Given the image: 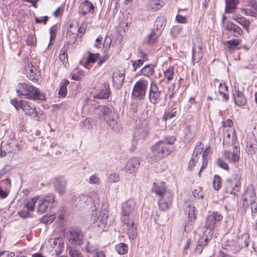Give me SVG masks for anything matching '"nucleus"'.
Listing matches in <instances>:
<instances>
[{
    "instance_id": "nucleus-1",
    "label": "nucleus",
    "mask_w": 257,
    "mask_h": 257,
    "mask_svg": "<svg viewBox=\"0 0 257 257\" xmlns=\"http://www.w3.org/2000/svg\"><path fill=\"white\" fill-rule=\"evenodd\" d=\"M175 141V138L170 137L156 143L151 148L152 160L158 161L171 155L174 150L172 145Z\"/></svg>"
},
{
    "instance_id": "nucleus-2",
    "label": "nucleus",
    "mask_w": 257,
    "mask_h": 257,
    "mask_svg": "<svg viewBox=\"0 0 257 257\" xmlns=\"http://www.w3.org/2000/svg\"><path fill=\"white\" fill-rule=\"evenodd\" d=\"M16 92L19 96H24L26 99L45 100L46 96L38 88L28 83H19Z\"/></svg>"
},
{
    "instance_id": "nucleus-3",
    "label": "nucleus",
    "mask_w": 257,
    "mask_h": 257,
    "mask_svg": "<svg viewBox=\"0 0 257 257\" xmlns=\"http://www.w3.org/2000/svg\"><path fill=\"white\" fill-rule=\"evenodd\" d=\"M86 28L87 25L85 23H82L79 25L77 21L69 22L66 35L67 43L73 44L77 38L81 39L86 32Z\"/></svg>"
},
{
    "instance_id": "nucleus-4",
    "label": "nucleus",
    "mask_w": 257,
    "mask_h": 257,
    "mask_svg": "<svg viewBox=\"0 0 257 257\" xmlns=\"http://www.w3.org/2000/svg\"><path fill=\"white\" fill-rule=\"evenodd\" d=\"M241 179V174H234L231 178L227 179L224 185V193L227 195H236L240 190Z\"/></svg>"
},
{
    "instance_id": "nucleus-5",
    "label": "nucleus",
    "mask_w": 257,
    "mask_h": 257,
    "mask_svg": "<svg viewBox=\"0 0 257 257\" xmlns=\"http://www.w3.org/2000/svg\"><path fill=\"white\" fill-rule=\"evenodd\" d=\"M148 84L147 80L143 79L137 81L132 90V96L134 98L143 99L146 95Z\"/></svg>"
},
{
    "instance_id": "nucleus-6",
    "label": "nucleus",
    "mask_w": 257,
    "mask_h": 257,
    "mask_svg": "<svg viewBox=\"0 0 257 257\" xmlns=\"http://www.w3.org/2000/svg\"><path fill=\"white\" fill-rule=\"evenodd\" d=\"M149 99L150 102L153 104L159 103L161 100V91L159 90V87L155 81L151 82Z\"/></svg>"
},
{
    "instance_id": "nucleus-7",
    "label": "nucleus",
    "mask_w": 257,
    "mask_h": 257,
    "mask_svg": "<svg viewBox=\"0 0 257 257\" xmlns=\"http://www.w3.org/2000/svg\"><path fill=\"white\" fill-rule=\"evenodd\" d=\"M55 202V196L53 194L46 195L42 200H40L37 212L42 214L45 212L49 207L53 206Z\"/></svg>"
},
{
    "instance_id": "nucleus-8",
    "label": "nucleus",
    "mask_w": 257,
    "mask_h": 257,
    "mask_svg": "<svg viewBox=\"0 0 257 257\" xmlns=\"http://www.w3.org/2000/svg\"><path fill=\"white\" fill-rule=\"evenodd\" d=\"M246 152L253 156L257 153V140L253 134L248 135L245 139Z\"/></svg>"
},
{
    "instance_id": "nucleus-9",
    "label": "nucleus",
    "mask_w": 257,
    "mask_h": 257,
    "mask_svg": "<svg viewBox=\"0 0 257 257\" xmlns=\"http://www.w3.org/2000/svg\"><path fill=\"white\" fill-rule=\"evenodd\" d=\"M222 218L223 217L221 214L217 212H213L207 216L205 222V227L209 231H213L216 223L220 221Z\"/></svg>"
},
{
    "instance_id": "nucleus-10",
    "label": "nucleus",
    "mask_w": 257,
    "mask_h": 257,
    "mask_svg": "<svg viewBox=\"0 0 257 257\" xmlns=\"http://www.w3.org/2000/svg\"><path fill=\"white\" fill-rule=\"evenodd\" d=\"M121 221L126 225L127 234L130 239H134L137 236V227L135 226L134 222L130 218H122Z\"/></svg>"
},
{
    "instance_id": "nucleus-11",
    "label": "nucleus",
    "mask_w": 257,
    "mask_h": 257,
    "mask_svg": "<svg viewBox=\"0 0 257 257\" xmlns=\"http://www.w3.org/2000/svg\"><path fill=\"white\" fill-rule=\"evenodd\" d=\"M174 196L172 192L165 194L164 196L160 197L159 207L162 211H166L170 208L173 202Z\"/></svg>"
},
{
    "instance_id": "nucleus-12",
    "label": "nucleus",
    "mask_w": 257,
    "mask_h": 257,
    "mask_svg": "<svg viewBox=\"0 0 257 257\" xmlns=\"http://www.w3.org/2000/svg\"><path fill=\"white\" fill-rule=\"evenodd\" d=\"M223 144L224 145H236L237 144V138L236 132L233 128L226 130L224 132Z\"/></svg>"
},
{
    "instance_id": "nucleus-13",
    "label": "nucleus",
    "mask_w": 257,
    "mask_h": 257,
    "mask_svg": "<svg viewBox=\"0 0 257 257\" xmlns=\"http://www.w3.org/2000/svg\"><path fill=\"white\" fill-rule=\"evenodd\" d=\"M233 146L232 151H225L223 155L228 161L232 163H238L240 160V149L236 145Z\"/></svg>"
},
{
    "instance_id": "nucleus-14",
    "label": "nucleus",
    "mask_w": 257,
    "mask_h": 257,
    "mask_svg": "<svg viewBox=\"0 0 257 257\" xmlns=\"http://www.w3.org/2000/svg\"><path fill=\"white\" fill-rule=\"evenodd\" d=\"M125 76L122 71L116 69L112 74L113 86L116 89H119L123 84Z\"/></svg>"
},
{
    "instance_id": "nucleus-15",
    "label": "nucleus",
    "mask_w": 257,
    "mask_h": 257,
    "mask_svg": "<svg viewBox=\"0 0 257 257\" xmlns=\"http://www.w3.org/2000/svg\"><path fill=\"white\" fill-rule=\"evenodd\" d=\"M83 235L82 232L79 230H73L70 231L69 241L74 245H80L83 242Z\"/></svg>"
},
{
    "instance_id": "nucleus-16",
    "label": "nucleus",
    "mask_w": 257,
    "mask_h": 257,
    "mask_svg": "<svg viewBox=\"0 0 257 257\" xmlns=\"http://www.w3.org/2000/svg\"><path fill=\"white\" fill-rule=\"evenodd\" d=\"M169 1V0H149L146 5V8L149 11L156 12L163 8L165 6L166 1Z\"/></svg>"
},
{
    "instance_id": "nucleus-17",
    "label": "nucleus",
    "mask_w": 257,
    "mask_h": 257,
    "mask_svg": "<svg viewBox=\"0 0 257 257\" xmlns=\"http://www.w3.org/2000/svg\"><path fill=\"white\" fill-rule=\"evenodd\" d=\"M202 147H203V144L201 142H198L196 145L194 153L188 164V167L191 170L198 161L199 158V154L200 153L199 151L200 150H202Z\"/></svg>"
},
{
    "instance_id": "nucleus-18",
    "label": "nucleus",
    "mask_w": 257,
    "mask_h": 257,
    "mask_svg": "<svg viewBox=\"0 0 257 257\" xmlns=\"http://www.w3.org/2000/svg\"><path fill=\"white\" fill-rule=\"evenodd\" d=\"M94 11V6L89 1L85 0L80 4L79 12L83 16H85L88 13L93 14Z\"/></svg>"
},
{
    "instance_id": "nucleus-19",
    "label": "nucleus",
    "mask_w": 257,
    "mask_h": 257,
    "mask_svg": "<svg viewBox=\"0 0 257 257\" xmlns=\"http://www.w3.org/2000/svg\"><path fill=\"white\" fill-rule=\"evenodd\" d=\"M152 190L153 192L155 193L160 197L164 196L165 194L171 192L167 191L166 183L164 182L160 183H154Z\"/></svg>"
},
{
    "instance_id": "nucleus-20",
    "label": "nucleus",
    "mask_w": 257,
    "mask_h": 257,
    "mask_svg": "<svg viewBox=\"0 0 257 257\" xmlns=\"http://www.w3.org/2000/svg\"><path fill=\"white\" fill-rule=\"evenodd\" d=\"M139 165V160L137 158H132L127 162L124 169L128 173H134L138 169Z\"/></svg>"
},
{
    "instance_id": "nucleus-21",
    "label": "nucleus",
    "mask_w": 257,
    "mask_h": 257,
    "mask_svg": "<svg viewBox=\"0 0 257 257\" xmlns=\"http://www.w3.org/2000/svg\"><path fill=\"white\" fill-rule=\"evenodd\" d=\"M233 97L235 104L238 106H242L246 104L247 99L244 94L239 90H235Z\"/></svg>"
},
{
    "instance_id": "nucleus-22",
    "label": "nucleus",
    "mask_w": 257,
    "mask_h": 257,
    "mask_svg": "<svg viewBox=\"0 0 257 257\" xmlns=\"http://www.w3.org/2000/svg\"><path fill=\"white\" fill-rule=\"evenodd\" d=\"M22 109L25 112V114L32 116L34 114L36 115L37 113V109L31 102L26 101L22 100Z\"/></svg>"
},
{
    "instance_id": "nucleus-23",
    "label": "nucleus",
    "mask_w": 257,
    "mask_h": 257,
    "mask_svg": "<svg viewBox=\"0 0 257 257\" xmlns=\"http://www.w3.org/2000/svg\"><path fill=\"white\" fill-rule=\"evenodd\" d=\"M110 90L108 84L104 83L101 90L96 95L94 96V98L98 99H108L110 96Z\"/></svg>"
},
{
    "instance_id": "nucleus-24",
    "label": "nucleus",
    "mask_w": 257,
    "mask_h": 257,
    "mask_svg": "<svg viewBox=\"0 0 257 257\" xmlns=\"http://www.w3.org/2000/svg\"><path fill=\"white\" fill-rule=\"evenodd\" d=\"M225 29L228 31L233 32V35L234 37L241 36L243 34V31L237 25L232 22H228L226 24Z\"/></svg>"
},
{
    "instance_id": "nucleus-25",
    "label": "nucleus",
    "mask_w": 257,
    "mask_h": 257,
    "mask_svg": "<svg viewBox=\"0 0 257 257\" xmlns=\"http://www.w3.org/2000/svg\"><path fill=\"white\" fill-rule=\"evenodd\" d=\"M200 153L201 152H202V164L201 166V169L200 172H201L203 169H205L208 164V158L209 157V154L210 153V147L209 145L207 146L205 149L203 150V149L200 150ZM200 173V172H199Z\"/></svg>"
},
{
    "instance_id": "nucleus-26",
    "label": "nucleus",
    "mask_w": 257,
    "mask_h": 257,
    "mask_svg": "<svg viewBox=\"0 0 257 257\" xmlns=\"http://www.w3.org/2000/svg\"><path fill=\"white\" fill-rule=\"evenodd\" d=\"M155 72L154 66L152 64H148L143 67L140 71V75L150 78Z\"/></svg>"
},
{
    "instance_id": "nucleus-27",
    "label": "nucleus",
    "mask_w": 257,
    "mask_h": 257,
    "mask_svg": "<svg viewBox=\"0 0 257 257\" xmlns=\"http://www.w3.org/2000/svg\"><path fill=\"white\" fill-rule=\"evenodd\" d=\"M135 208V203L133 201H128L123 206V215L122 218H130L129 215L133 212Z\"/></svg>"
},
{
    "instance_id": "nucleus-28",
    "label": "nucleus",
    "mask_w": 257,
    "mask_h": 257,
    "mask_svg": "<svg viewBox=\"0 0 257 257\" xmlns=\"http://www.w3.org/2000/svg\"><path fill=\"white\" fill-rule=\"evenodd\" d=\"M38 198V196H36L26 199L24 204V207L26 208L28 211H33Z\"/></svg>"
},
{
    "instance_id": "nucleus-29",
    "label": "nucleus",
    "mask_w": 257,
    "mask_h": 257,
    "mask_svg": "<svg viewBox=\"0 0 257 257\" xmlns=\"http://www.w3.org/2000/svg\"><path fill=\"white\" fill-rule=\"evenodd\" d=\"M219 93L222 96V100L226 102L229 100L228 87L225 83L220 82L219 84Z\"/></svg>"
},
{
    "instance_id": "nucleus-30",
    "label": "nucleus",
    "mask_w": 257,
    "mask_h": 257,
    "mask_svg": "<svg viewBox=\"0 0 257 257\" xmlns=\"http://www.w3.org/2000/svg\"><path fill=\"white\" fill-rule=\"evenodd\" d=\"M203 52L202 50V46L201 44L198 46V50H196L194 47L193 48L192 59L194 62L198 63L203 58Z\"/></svg>"
},
{
    "instance_id": "nucleus-31",
    "label": "nucleus",
    "mask_w": 257,
    "mask_h": 257,
    "mask_svg": "<svg viewBox=\"0 0 257 257\" xmlns=\"http://www.w3.org/2000/svg\"><path fill=\"white\" fill-rule=\"evenodd\" d=\"M240 42L241 40L234 39L226 41L224 44L226 45V48L228 51L230 53H232Z\"/></svg>"
},
{
    "instance_id": "nucleus-32",
    "label": "nucleus",
    "mask_w": 257,
    "mask_h": 257,
    "mask_svg": "<svg viewBox=\"0 0 257 257\" xmlns=\"http://www.w3.org/2000/svg\"><path fill=\"white\" fill-rule=\"evenodd\" d=\"M69 84V81L66 79H63L60 84V88L58 91L59 97H65L67 93V87Z\"/></svg>"
},
{
    "instance_id": "nucleus-33",
    "label": "nucleus",
    "mask_w": 257,
    "mask_h": 257,
    "mask_svg": "<svg viewBox=\"0 0 257 257\" xmlns=\"http://www.w3.org/2000/svg\"><path fill=\"white\" fill-rule=\"evenodd\" d=\"M244 14L247 16L257 17V4L253 3L249 6L248 8L243 10Z\"/></svg>"
},
{
    "instance_id": "nucleus-34",
    "label": "nucleus",
    "mask_w": 257,
    "mask_h": 257,
    "mask_svg": "<svg viewBox=\"0 0 257 257\" xmlns=\"http://www.w3.org/2000/svg\"><path fill=\"white\" fill-rule=\"evenodd\" d=\"M160 34V32L156 31L155 29L152 30L151 34L148 36V43L150 45L156 43Z\"/></svg>"
},
{
    "instance_id": "nucleus-35",
    "label": "nucleus",
    "mask_w": 257,
    "mask_h": 257,
    "mask_svg": "<svg viewBox=\"0 0 257 257\" xmlns=\"http://www.w3.org/2000/svg\"><path fill=\"white\" fill-rule=\"evenodd\" d=\"M179 113V112L176 108L173 109L171 111H165L162 116V120L166 122L168 120L176 117Z\"/></svg>"
},
{
    "instance_id": "nucleus-36",
    "label": "nucleus",
    "mask_w": 257,
    "mask_h": 257,
    "mask_svg": "<svg viewBox=\"0 0 257 257\" xmlns=\"http://www.w3.org/2000/svg\"><path fill=\"white\" fill-rule=\"evenodd\" d=\"M174 74V67L173 66H169L164 71V77L166 79L167 83L170 82L173 79Z\"/></svg>"
},
{
    "instance_id": "nucleus-37",
    "label": "nucleus",
    "mask_w": 257,
    "mask_h": 257,
    "mask_svg": "<svg viewBox=\"0 0 257 257\" xmlns=\"http://www.w3.org/2000/svg\"><path fill=\"white\" fill-rule=\"evenodd\" d=\"M238 3V0H226V12L227 13H232L233 10L236 8Z\"/></svg>"
},
{
    "instance_id": "nucleus-38",
    "label": "nucleus",
    "mask_w": 257,
    "mask_h": 257,
    "mask_svg": "<svg viewBox=\"0 0 257 257\" xmlns=\"http://www.w3.org/2000/svg\"><path fill=\"white\" fill-rule=\"evenodd\" d=\"M196 134L191 128V125H187L185 127L184 139L187 141H190L194 139Z\"/></svg>"
},
{
    "instance_id": "nucleus-39",
    "label": "nucleus",
    "mask_w": 257,
    "mask_h": 257,
    "mask_svg": "<svg viewBox=\"0 0 257 257\" xmlns=\"http://www.w3.org/2000/svg\"><path fill=\"white\" fill-rule=\"evenodd\" d=\"M68 49V44L64 45L62 48L60 54L59 58L60 60L63 62V63H66L68 62V55L67 50Z\"/></svg>"
},
{
    "instance_id": "nucleus-40",
    "label": "nucleus",
    "mask_w": 257,
    "mask_h": 257,
    "mask_svg": "<svg viewBox=\"0 0 257 257\" xmlns=\"http://www.w3.org/2000/svg\"><path fill=\"white\" fill-rule=\"evenodd\" d=\"M86 75V72L83 70H79L76 72L71 73V79L76 81H81Z\"/></svg>"
},
{
    "instance_id": "nucleus-41",
    "label": "nucleus",
    "mask_w": 257,
    "mask_h": 257,
    "mask_svg": "<svg viewBox=\"0 0 257 257\" xmlns=\"http://www.w3.org/2000/svg\"><path fill=\"white\" fill-rule=\"evenodd\" d=\"M66 182L65 181H57L55 183V187L57 191L61 195L65 192Z\"/></svg>"
},
{
    "instance_id": "nucleus-42",
    "label": "nucleus",
    "mask_w": 257,
    "mask_h": 257,
    "mask_svg": "<svg viewBox=\"0 0 257 257\" xmlns=\"http://www.w3.org/2000/svg\"><path fill=\"white\" fill-rule=\"evenodd\" d=\"M115 249L119 254L122 255L127 253L128 247L125 243L121 242L115 245Z\"/></svg>"
},
{
    "instance_id": "nucleus-43",
    "label": "nucleus",
    "mask_w": 257,
    "mask_h": 257,
    "mask_svg": "<svg viewBox=\"0 0 257 257\" xmlns=\"http://www.w3.org/2000/svg\"><path fill=\"white\" fill-rule=\"evenodd\" d=\"M99 58V54H92L89 53L88 56L87 57V60L85 62V67H88L90 64H94L97 59Z\"/></svg>"
},
{
    "instance_id": "nucleus-44",
    "label": "nucleus",
    "mask_w": 257,
    "mask_h": 257,
    "mask_svg": "<svg viewBox=\"0 0 257 257\" xmlns=\"http://www.w3.org/2000/svg\"><path fill=\"white\" fill-rule=\"evenodd\" d=\"M212 183L213 188L216 191L219 190L222 187V179L221 177L218 175H215L214 176Z\"/></svg>"
},
{
    "instance_id": "nucleus-45",
    "label": "nucleus",
    "mask_w": 257,
    "mask_h": 257,
    "mask_svg": "<svg viewBox=\"0 0 257 257\" xmlns=\"http://www.w3.org/2000/svg\"><path fill=\"white\" fill-rule=\"evenodd\" d=\"M114 116L115 114L113 113L112 114H111L110 116L106 115L105 116V118L104 119L106 121L108 125L112 128L114 127L117 124V120L115 119Z\"/></svg>"
},
{
    "instance_id": "nucleus-46",
    "label": "nucleus",
    "mask_w": 257,
    "mask_h": 257,
    "mask_svg": "<svg viewBox=\"0 0 257 257\" xmlns=\"http://www.w3.org/2000/svg\"><path fill=\"white\" fill-rule=\"evenodd\" d=\"M188 220L190 222L194 221L196 219V209L194 206H189Z\"/></svg>"
},
{
    "instance_id": "nucleus-47",
    "label": "nucleus",
    "mask_w": 257,
    "mask_h": 257,
    "mask_svg": "<svg viewBox=\"0 0 257 257\" xmlns=\"http://www.w3.org/2000/svg\"><path fill=\"white\" fill-rule=\"evenodd\" d=\"M156 27V31L161 32L164 27V20L162 18H158L155 23Z\"/></svg>"
},
{
    "instance_id": "nucleus-48",
    "label": "nucleus",
    "mask_w": 257,
    "mask_h": 257,
    "mask_svg": "<svg viewBox=\"0 0 257 257\" xmlns=\"http://www.w3.org/2000/svg\"><path fill=\"white\" fill-rule=\"evenodd\" d=\"M87 250L89 252H94L93 257H106L104 251L98 249H95L92 250L87 247Z\"/></svg>"
},
{
    "instance_id": "nucleus-49",
    "label": "nucleus",
    "mask_w": 257,
    "mask_h": 257,
    "mask_svg": "<svg viewBox=\"0 0 257 257\" xmlns=\"http://www.w3.org/2000/svg\"><path fill=\"white\" fill-rule=\"evenodd\" d=\"M252 199L250 200V206L251 211L253 213L257 212V204L255 201V194L254 192H252L251 193Z\"/></svg>"
},
{
    "instance_id": "nucleus-50",
    "label": "nucleus",
    "mask_w": 257,
    "mask_h": 257,
    "mask_svg": "<svg viewBox=\"0 0 257 257\" xmlns=\"http://www.w3.org/2000/svg\"><path fill=\"white\" fill-rule=\"evenodd\" d=\"M57 26L56 25H54L52 26L50 30V44H51L54 40L55 39L57 35Z\"/></svg>"
},
{
    "instance_id": "nucleus-51",
    "label": "nucleus",
    "mask_w": 257,
    "mask_h": 257,
    "mask_svg": "<svg viewBox=\"0 0 257 257\" xmlns=\"http://www.w3.org/2000/svg\"><path fill=\"white\" fill-rule=\"evenodd\" d=\"M216 164L218 167L225 170H229V166L228 164L222 159L218 158L216 160Z\"/></svg>"
},
{
    "instance_id": "nucleus-52",
    "label": "nucleus",
    "mask_w": 257,
    "mask_h": 257,
    "mask_svg": "<svg viewBox=\"0 0 257 257\" xmlns=\"http://www.w3.org/2000/svg\"><path fill=\"white\" fill-rule=\"evenodd\" d=\"M238 24L241 25L247 32H249V27L250 24V22L248 20L246 19L244 17H242L241 20H239Z\"/></svg>"
},
{
    "instance_id": "nucleus-53",
    "label": "nucleus",
    "mask_w": 257,
    "mask_h": 257,
    "mask_svg": "<svg viewBox=\"0 0 257 257\" xmlns=\"http://www.w3.org/2000/svg\"><path fill=\"white\" fill-rule=\"evenodd\" d=\"M221 124L223 128H228L227 130H230L231 128H233V122L230 119H227L222 121Z\"/></svg>"
},
{
    "instance_id": "nucleus-54",
    "label": "nucleus",
    "mask_w": 257,
    "mask_h": 257,
    "mask_svg": "<svg viewBox=\"0 0 257 257\" xmlns=\"http://www.w3.org/2000/svg\"><path fill=\"white\" fill-rule=\"evenodd\" d=\"M55 218L54 215H45L42 218V222L48 224L52 222V221Z\"/></svg>"
},
{
    "instance_id": "nucleus-55",
    "label": "nucleus",
    "mask_w": 257,
    "mask_h": 257,
    "mask_svg": "<svg viewBox=\"0 0 257 257\" xmlns=\"http://www.w3.org/2000/svg\"><path fill=\"white\" fill-rule=\"evenodd\" d=\"M64 11V7L61 6L57 8L54 12L53 16L55 18L61 17Z\"/></svg>"
},
{
    "instance_id": "nucleus-56",
    "label": "nucleus",
    "mask_w": 257,
    "mask_h": 257,
    "mask_svg": "<svg viewBox=\"0 0 257 257\" xmlns=\"http://www.w3.org/2000/svg\"><path fill=\"white\" fill-rule=\"evenodd\" d=\"M11 103L15 107L17 110H19L22 107V100L19 101L17 99H13Z\"/></svg>"
},
{
    "instance_id": "nucleus-57",
    "label": "nucleus",
    "mask_w": 257,
    "mask_h": 257,
    "mask_svg": "<svg viewBox=\"0 0 257 257\" xmlns=\"http://www.w3.org/2000/svg\"><path fill=\"white\" fill-rule=\"evenodd\" d=\"M69 252L71 257H82L80 251L72 247L69 248Z\"/></svg>"
},
{
    "instance_id": "nucleus-58",
    "label": "nucleus",
    "mask_w": 257,
    "mask_h": 257,
    "mask_svg": "<svg viewBox=\"0 0 257 257\" xmlns=\"http://www.w3.org/2000/svg\"><path fill=\"white\" fill-rule=\"evenodd\" d=\"M144 62L143 60L141 59H138L137 60L132 61V65L134 70L136 71L138 68H140L143 65Z\"/></svg>"
},
{
    "instance_id": "nucleus-59",
    "label": "nucleus",
    "mask_w": 257,
    "mask_h": 257,
    "mask_svg": "<svg viewBox=\"0 0 257 257\" xmlns=\"http://www.w3.org/2000/svg\"><path fill=\"white\" fill-rule=\"evenodd\" d=\"M193 195L195 198L202 199L203 197V193L200 188L195 189L193 191Z\"/></svg>"
},
{
    "instance_id": "nucleus-60",
    "label": "nucleus",
    "mask_w": 257,
    "mask_h": 257,
    "mask_svg": "<svg viewBox=\"0 0 257 257\" xmlns=\"http://www.w3.org/2000/svg\"><path fill=\"white\" fill-rule=\"evenodd\" d=\"M89 183L92 184H98L100 183V181L99 178L96 175H93L90 176Z\"/></svg>"
},
{
    "instance_id": "nucleus-61",
    "label": "nucleus",
    "mask_w": 257,
    "mask_h": 257,
    "mask_svg": "<svg viewBox=\"0 0 257 257\" xmlns=\"http://www.w3.org/2000/svg\"><path fill=\"white\" fill-rule=\"evenodd\" d=\"M34 70L36 71V69L32 66L30 70V74H29V79L33 81H35L37 80V79L36 78V73L34 72Z\"/></svg>"
},
{
    "instance_id": "nucleus-62",
    "label": "nucleus",
    "mask_w": 257,
    "mask_h": 257,
    "mask_svg": "<svg viewBox=\"0 0 257 257\" xmlns=\"http://www.w3.org/2000/svg\"><path fill=\"white\" fill-rule=\"evenodd\" d=\"M138 55L139 57L141 58L140 59L143 60L144 62L148 60L147 54L144 52H143V51L141 49H139Z\"/></svg>"
},
{
    "instance_id": "nucleus-63",
    "label": "nucleus",
    "mask_w": 257,
    "mask_h": 257,
    "mask_svg": "<svg viewBox=\"0 0 257 257\" xmlns=\"http://www.w3.org/2000/svg\"><path fill=\"white\" fill-rule=\"evenodd\" d=\"M113 113L110 109L107 106H104L103 107V114L104 115V119L105 118L106 115L110 116L111 114Z\"/></svg>"
},
{
    "instance_id": "nucleus-64",
    "label": "nucleus",
    "mask_w": 257,
    "mask_h": 257,
    "mask_svg": "<svg viewBox=\"0 0 257 257\" xmlns=\"http://www.w3.org/2000/svg\"><path fill=\"white\" fill-rule=\"evenodd\" d=\"M35 38L32 36L29 35L27 39V44L29 46H34L36 44Z\"/></svg>"
}]
</instances>
